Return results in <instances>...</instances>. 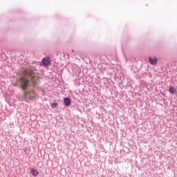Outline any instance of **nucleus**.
<instances>
[{
  "label": "nucleus",
  "mask_w": 177,
  "mask_h": 177,
  "mask_svg": "<svg viewBox=\"0 0 177 177\" xmlns=\"http://www.w3.org/2000/svg\"><path fill=\"white\" fill-rule=\"evenodd\" d=\"M169 93H172V95H175L176 93V88L174 86H171L169 89Z\"/></svg>",
  "instance_id": "obj_5"
},
{
  "label": "nucleus",
  "mask_w": 177,
  "mask_h": 177,
  "mask_svg": "<svg viewBox=\"0 0 177 177\" xmlns=\"http://www.w3.org/2000/svg\"><path fill=\"white\" fill-rule=\"evenodd\" d=\"M42 63H43V66H44V67H48V66H49V64H50V59L48 57L44 58L42 59Z\"/></svg>",
  "instance_id": "obj_2"
},
{
  "label": "nucleus",
  "mask_w": 177,
  "mask_h": 177,
  "mask_svg": "<svg viewBox=\"0 0 177 177\" xmlns=\"http://www.w3.org/2000/svg\"><path fill=\"white\" fill-rule=\"evenodd\" d=\"M32 82H33L34 86H35V85H37V80H34V77H33V79L32 80Z\"/></svg>",
  "instance_id": "obj_8"
},
{
  "label": "nucleus",
  "mask_w": 177,
  "mask_h": 177,
  "mask_svg": "<svg viewBox=\"0 0 177 177\" xmlns=\"http://www.w3.org/2000/svg\"><path fill=\"white\" fill-rule=\"evenodd\" d=\"M32 71L25 70L22 72V76L19 78L21 88L24 92V97L29 100L35 99V97H37V93H35L34 91L26 92V89L28 88V82H30L27 76L32 75Z\"/></svg>",
  "instance_id": "obj_1"
},
{
  "label": "nucleus",
  "mask_w": 177,
  "mask_h": 177,
  "mask_svg": "<svg viewBox=\"0 0 177 177\" xmlns=\"http://www.w3.org/2000/svg\"><path fill=\"white\" fill-rule=\"evenodd\" d=\"M149 60L150 62V63L153 65V66H156V64H157V62H158V59H157V58H153L151 59V57L149 58Z\"/></svg>",
  "instance_id": "obj_4"
},
{
  "label": "nucleus",
  "mask_w": 177,
  "mask_h": 177,
  "mask_svg": "<svg viewBox=\"0 0 177 177\" xmlns=\"http://www.w3.org/2000/svg\"><path fill=\"white\" fill-rule=\"evenodd\" d=\"M31 172L33 176H38V170L37 169H32Z\"/></svg>",
  "instance_id": "obj_6"
},
{
  "label": "nucleus",
  "mask_w": 177,
  "mask_h": 177,
  "mask_svg": "<svg viewBox=\"0 0 177 177\" xmlns=\"http://www.w3.org/2000/svg\"><path fill=\"white\" fill-rule=\"evenodd\" d=\"M64 104L66 106H70L71 104V100L68 97H65L64 99Z\"/></svg>",
  "instance_id": "obj_3"
},
{
  "label": "nucleus",
  "mask_w": 177,
  "mask_h": 177,
  "mask_svg": "<svg viewBox=\"0 0 177 177\" xmlns=\"http://www.w3.org/2000/svg\"><path fill=\"white\" fill-rule=\"evenodd\" d=\"M51 107H53V109H56V107H57V104L56 103L51 104Z\"/></svg>",
  "instance_id": "obj_7"
}]
</instances>
